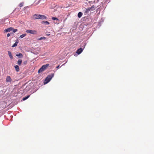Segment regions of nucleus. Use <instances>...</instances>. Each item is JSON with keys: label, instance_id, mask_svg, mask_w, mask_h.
I'll return each mask as SVG.
<instances>
[{"label": "nucleus", "instance_id": "0eeeda50", "mask_svg": "<svg viewBox=\"0 0 154 154\" xmlns=\"http://www.w3.org/2000/svg\"><path fill=\"white\" fill-rule=\"evenodd\" d=\"M13 29V28H12L11 27L8 28L7 29H5L4 30V32H9L11 31Z\"/></svg>", "mask_w": 154, "mask_h": 154}, {"label": "nucleus", "instance_id": "a211bd4d", "mask_svg": "<svg viewBox=\"0 0 154 154\" xmlns=\"http://www.w3.org/2000/svg\"><path fill=\"white\" fill-rule=\"evenodd\" d=\"M26 34H23L20 35V38H22L23 37H25V36H26Z\"/></svg>", "mask_w": 154, "mask_h": 154}, {"label": "nucleus", "instance_id": "6e6552de", "mask_svg": "<svg viewBox=\"0 0 154 154\" xmlns=\"http://www.w3.org/2000/svg\"><path fill=\"white\" fill-rule=\"evenodd\" d=\"M87 44V43L86 42H83L81 44V46L82 48L83 49V50L85 48V46H86Z\"/></svg>", "mask_w": 154, "mask_h": 154}, {"label": "nucleus", "instance_id": "20e7f679", "mask_svg": "<svg viewBox=\"0 0 154 154\" xmlns=\"http://www.w3.org/2000/svg\"><path fill=\"white\" fill-rule=\"evenodd\" d=\"M83 49L81 48L77 50L76 53L79 55L83 51Z\"/></svg>", "mask_w": 154, "mask_h": 154}, {"label": "nucleus", "instance_id": "2eb2a0df", "mask_svg": "<svg viewBox=\"0 0 154 154\" xmlns=\"http://www.w3.org/2000/svg\"><path fill=\"white\" fill-rule=\"evenodd\" d=\"M40 0H36L34 3V5L35 6L36 5H38L40 2Z\"/></svg>", "mask_w": 154, "mask_h": 154}, {"label": "nucleus", "instance_id": "f8f14e48", "mask_svg": "<svg viewBox=\"0 0 154 154\" xmlns=\"http://www.w3.org/2000/svg\"><path fill=\"white\" fill-rule=\"evenodd\" d=\"M14 68L15 69L16 71L18 72H19L20 70V68L17 65H16L14 66Z\"/></svg>", "mask_w": 154, "mask_h": 154}, {"label": "nucleus", "instance_id": "4468645a", "mask_svg": "<svg viewBox=\"0 0 154 154\" xmlns=\"http://www.w3.org/2000/svg\"><path fill=\"white\" fill-rule=\"evenodd\" d=\"M43 82L44 85H45L48 83V76L46 77Z\"/></svg>", "mask_w": 154, "mask_h": 154}, {"label": "nucleus", "instance_id": "f257e3e1", "mask_svg": "<svg viewBox=\"0 0 154 154\" xmlns=\"http://www.w3.org/2000/svg\"><path fill=\"white\" fill-rule=\"evenodd\" d=\"M48 67V64H47L46 65H43L38 70V73H41L44 71Z\"/></svg>", "mask_w": 154, "mask_h": 154}, {"label": "nucleus", "instance_id": "1a4fd4ad", "mask_svg": "<svg viewBox=\"0 0 154 154\" xmlns=\"http://www.w3.org/2000/svg\"><path fill=\"white\" fill-rule=\"evenodd\" d=\"M93 8V7L87 8L86 9L85 13H88L91 10H92L91 9Z\"/></svg>", "mask_w": 154, "mask_h": 154}, {"label": "nucleus", "instance_id": "dca6fc26", "mask_svg": "<svg viewBox=\"0 0 154 154\" xmlns=\"http://www.w3.org/2000/svg\"><path fill=\"white\" fill-rule=\"evenodd\" d=\"M82 14H83L82 12H79L78 14V17L79 18H81L82 17Z\"/></svg>", "mask_w": 154, "mask_h": 154}, {"label": "nucleus", "instance_id": "9d476101", "mask_svg": "<svg viewBox=\"0 0 154 154\" xmlns=\"http://www.w3.org/2000/svg\"><path fill=\"white\" fill-rule=\"evenodd\" d=\"M8 55L11 59H12L13 58V55L11 54V52L10 51H8Z\"/></svg>", "mask_w": 154, "mask_h": 154}, {"label": "nucleus", "instance_id": "6ab92c4d", "mask_svg": "<svg viewBox=\"0 0 154 154\" xmlns=\"http://www.w3.org/2000/svg\"><path fill=\"white\" fill-rule=\"evenodd\" d=\"M18 43V42H17V41L15 42V43L12 46V47H16L17 46V44Z\"/></svg>", "mask_w": 154, "mask_h": 154}, {"label": "nucleus", "instance_id": "c85d7f7f", "mask_svg": "<svg viewBox=\"0 0 154 154\" xmlns=\"http://www.w3.org/2000/svg\"><path fill=\"white\" fill-rule=\"evenodd\" d=\"M27 7H24V8H23V9H24V10H25V9H26V8H27Z\"/></svg>", "mask_w": 154, "mask_h": 154}, {"label": "nucleus", "instance_id": "393cba45", "mask_svg": "<svg viewBox=\"0 0 154 154\" xmlns=\"http://www.w3.org/2000/svg\"><path fill=\"white\" fill-rule=\"evenodd\" d=\"M27 63V61H25L23 62V64L24 65H26Z\"/></svg>", "mask_w": 154, "mask_h": 154}, {"label": "nucleus", "instance_id": "5701e85b", "mask_svg": "<svg viewBox=\"0 0 154 154\" xmlns=\"http://www.w3.org/2000/svg\"><path fill=\"white\" fill-rule=\"evenodd\" d=\"M23 4L24 3L23 2L21 3L19 5L20 7H22L23 5Z\"/></svg>", "mask_w": 154, "mask_h": 154}, {"label": "nucleus", "instance_id": "4be33fe9", "mask_svg": "<svg viewBox=\"0 0 154 154\" xmlns=\"http://www.w3.org/2000/svg\"><path fill=\"white\" fill-rule=\"evenodd\" d=\"M52 19L53 20H58V19H57V17H52Z\"/></svg>", "mask_w": 154, "mask_h": 154}, {"label": "nucleus", "instance_id": "f3484780", "mask_svg": "<svg viewBox=\"0 0 154 154\" xmlns=\"http://www.w3.org/2000/svg\"><path fill=\"white\" fill-rule=\"evenodd\" d=\"M22 60L21 59H19L17 61V64L19 66H20L21 64Z\"/></svg>", "mask_w": 154, "mask_h": 154}, {"label": "nucleus", "instance_id": "7c9ffc66", "mask_svg": "<svg viewBox=\"0 0 154 154\" xmlns=\"http://www.w3.org/2000/svg\"><path fill=\"white\" fill-rule=\"evenodd\" d=\"M48 35H49H49H50V34H49Z\"/></svg>", "mask_w": 154, "mask_h": 154}, {"label": "nucleus", "instance_id": "cd10ccee", "mask_svg": "<svg viewBox=\"0 0 154 154\" xmlns=\"http://www.w3.org/2000/svg\"><path fill=\"white\" fill-rule=\"evenodd\" d=\"M60 67V66L58 65L57 66L56 68L57 69H58Z\"/></svg>", "mask_w": 154, "mask_h": 154}, {"label": "nucleus", "instance_id": "aec40b11", "mask_svg": "<svg viewBox=\"0 0 154 154\" xmlns=\"http://www.w3.org/2000/svg\"><path fill=\"white\" fill-rule=\"evenodd\" d=\"M30 96V95H28L26 97H24L23 98V100H26L27 99H28Z\"/></svg>", "mask_w": 154, "mask_h": 154}, {"label": "nucleus", "instance_id": "7ed1b4c3", "mask_svg": "<svg viewBox=\"0 0 154 154\" xmlns=\"http://www.w3.org/2000/svg\"><path fill=\"white\" fill-rule=\"evenodd\" d=\"M55 72L52 73L51 74L49 75V82L51 80L52 78L54 76Z\"/></svg>", "mask_w": 154, "mask_h": 154}, {"label": "nucleus", "instance_id": "bb28decb", "mask_svg": "<svg viewBox=\"0 0 154 154\" xmlns=\"http://www.w3.org/2000/svg\"><path fill=\"white\" fill-rule=\"evenodd\" d=\"M10 36V34L9 33H8L7 35V37H9Z\"/></svg>", "mask_w": 154, "mask_h": 154}, {"label": "nucleus", "instance_id": "b1692460", "mask_svg": "<svg viewBox=\"0 0 154 154\" xmlns=\"http://www.w3.org/2000/svg\"><path fill=\"white\" fill-rule=\"evenodd\" d=\"M46 23L47 24H48V22L47 21H43L42 22V23Z\"/></svg>", "mask_w": 154, "mask_h": 154}, {"label": "nucleus", "instance_id": "a878e982", "mask_svg": "<svg viewBox=\"0 0 154 154\" xmlns=\"http://www.w3.org/2000/svg\"><path fill=\"white\" fill-rule=\"evenodd\" d=\"M17 31V29H13V32H16Z\"/></svg>", "mask_w": 154, "mask_h": 154}, {"label": "nucleus", "instance_id": "39448f33", "mask_svg": "<svg viewBox=\"0 0 154 154\" xmlns=\"http://www.w3.org/2000/svg\"><path fill=\"white\" fill-rule=\"evenodd\" d=\"M12 79L9 76H7L6 78V81L7 82H11Z\"/></svg>", "mask_w": 154, "mask_h": 154}, {"label": "nucleus", "instance_id": "f03ea898", "mask_svg": "<svg viewBox=\"0 0 154 154\" xmlns=\"http://www.w3.org/2000/svg\"><path fill=\"white\" fill-rule=\"evenodd\" d=\"M26 32L35 35L37 34V31L35 30H28L26 31Z\"/></svg>", "mask_w": 154, "mask_h": 154}, {"label": "nucleus", "instance_id": "9b49d317", "mask_svg": "<svg viewBox=\"0 0 154 154\" xmlns=\"http://www.w3.org/2000/svg\"><path fill=\"white\" fill-rule=\"evenodd\" d=\"M16 56L18 57L19 58H23V56L21 53H19L18 54H16Z\"/></svg>", "mask_w": 154, "mask_h": 154}, {"label": "nucleus", "instance_id": "ddd939ff", "mask_svg": "<svg viewBox=\"0 0 154 154\" xmlns=\"http://www.w3.org/2000/svg\"><path fill=\"white\" fill-rule=\"evenodd\" d=\"M40 14H35L33 15L35 19H39Z\"/></svg>", "mask_w": 154, "mask_h": 154}, {"label": "nucleus", "instance_id": "423d86ee", "mask_svg": "<svg viewBox=\"0 0 154 154\" xmlns=\"http://www.w3.org/2000/svg\"><path fill=\"white\" fill-rule=\"evenodd\" d=\"M47 18V17L44 15L40 14L39 19L44 20Z\"/></svg>", "mask_w": 154, "mask_h": 154}, {"label": "nucleus", "instance_id": "c756f323", "mask_svg": "<svg viewBox=\"0 0 154 154\" xmlns=\"http://www.w3.org/2000/svg\"><path fill=\"white\" fill-rule=\"evenodd\" d=\"M65 64V63H64V64H63L62 65V66H63V65H64V64Z\"/></svg>", "mask_w": 154, "mask_h": 154}, {"label": "nucleus", "instance_id": "412c9836", "mask_svg": "<svg viewBox=\"0 0 154 154\" xmlns=\"http://www.w3.org/2000/svg\"><path fill=\"white\" fill-rule=\"evenodd\" d=\"M46 39L45 37H42L39 38H38V40H42V39Z\"/></svg>", "mask_w": 154, "mask_h": 154}]
</instances>
